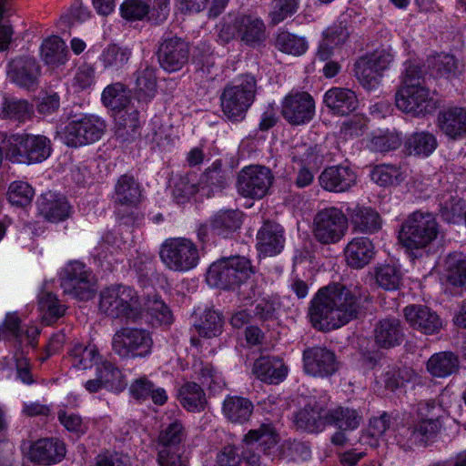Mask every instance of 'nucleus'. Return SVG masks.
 <instances>
[{
	"mask_svg": "<svg viewBox=\"0 0 466 466\" xmlns=\"http://www.w3.org/2000/svg\"><path fill=\"white\" fill-rule=\"evenodd\" d=\"M360 294L340 284L320 289L311 301L309 319L321 331L339 329L357 318Z\"/></svg>",
	"mask_w": 466,
	"mask_h": 466,
	"instance_id": "nucleus-1",
	"label": "nucleus"
},
{
	"mask_svg": "<svg viewBox=\"0 0 466 466\" xmlns=\"http://www.w3.org/2000/svg\"><path fill=\"white\" fill-rule=\"evenodd\" d=\"M218 466H260V457L252 447L242 441L239 445H226L217 455Z\"/></svg>",
	"mask_w": 466,
	"mask_h": 466,
	"instance_id": "nucleus-20",
	"label": "nucleus"
},
{
	"mask_svg": "<svg viewBox=\"0 0 466 466\" xmlns=\"http://www.w3.org/2000/svg\"><path fill=\"white\" fill-rule=\"evenodd\" d=\"M257 248L263 256L271 257L279 254L285 245L284 230L277 223L267 222L257 235Z\"/></svg>",
	"mask_w": 466,
	"mask_h": 466,
	"instance_id": "nucleus-21",
	"label": "nucleus"
},
{
	"mask_svg": "<svg viewBox=\"0 0 466 466\" xmlns=\"http://www.w3.org/2000/svg\"><path fill=\"white\" fill-rule=\"evenodd\" d=\"M241 225V215L236 210H220L211 219V228L219 235H228Z\"/></svg>",
	"mask_w": 466,
	"mask_h": 466,
	"instance_id": "nucleus-43",
	"label": "nucleus"
},
{
	"mask_svg": "<svg viewBox=\"0 0 466 466\" xmlns=\"http://www.w3.org/2000/svg\"><path fill=\"white\" fill-rule=\"evenodd\" d=\"M228 185V177L218 162L206 169L201 177L200 186L209 187L212 190L222 189Z\"/></svg>",
	"mask_w": 466,
	"mask_h": 466,
	"instance_id": "nucleus-60",
	"label": "nucleus"
},
{
	"mask_svg": "<svg viewBox=\"0 0 466 466\" xmlns=\"http://www.w3.org/2000/svg\"><path fill=\"white\" fill-rule=\"evenodd\" d=\"M153 340L145 329L122 328L112 339V349L121 358L146 357L151 352Z\"/></svg>",
	"mask_w": 466,
	"mask_h": 466,
	"instance_id": "nucleus-12",
	"label": "nucleus"
},
{
	"mask_svg": "<svg viewBox=\"0 0 466 466\" xmlns=\"http://www.w3.org/2000/svg\"><path fill=\"white\" fill-rule=\"evenodd\" d=\"M33 197L34 189L25 182L15 181L9 186L8 199L14 206H26L31 202Z\"/></svg>",
	"mask_w": 466,
	"mask_h": 466,
	"instance_id": "nucleus-59",
	"label": "nucleus"
},
{
	"mask_svg": "<svg viewBox=\"0 0 466 466\" xmlns=\"http://www.w3.org/2000/svg\"><path fill=\"white\" fill-rule=\"evenodd\" d=\"M180 403L189 411H199L206 405L203 390L195 382H187L179 390Z\"/></svg>",
	"mask_w": 466,
	"mask_h": 466,
	"instance_id": "nucleus-42",
	"label": "nucleus"
},
{
	"mask_svg": "<svg viewBox=\"0 0 466 466\" xmlns=\"http://www.w3.org/2000/svg\"><path fill=\"white\" fill-rule=\"evenodd\" d=\"M403 338V329L400 321L398 319H383L375 326L374 340L380 348H394L402 342Z\"/></svg>",
	"mask_w": 466,
	"mask_h": 466,
	"instance_id": "nucleus-26",
	"label": "nucleus"
},
{
	"mask_svg": "<svg viewBox=\"0 0 466 466\" xmlns=\"http://www.w3.org/2000/svg\"><path fill=\"white\" fill-rule=\"evenodd\" d=\"M142 311H147L152 319H155L160 324H170L173 320L171 310L157 294L148 296L144 299Z\"/></svg>",
	"mask_w": 466,
	"mask_h": 466,
	"instance_id": "nucleus-52",
	"label": "nucleus"
},
{
	"mask_svg": "<svg viewBox=\"0 0 466 466\" xmlns=\"http://www.w3.org/2000/svg\"><path fill=\"white\" fill-rule=\"evenodd\" d=\"M376 284L385 290L399 289L401 280L400 270L391 265H381L375 268Z\"/></svg>",
	"mask_w": 466,
	"mask_h": 466,
	"instance_id": "nucleus-56",
	"label": "nucleus"
},
{
	"mask_svg": "<svg viewBox=\"0 0 466 466\" xmlns=\"http://www.w3.org/2000/svg\"><path fill=\"white\" fill-rule=\"evenodd\" d=\"M257 80L251 75H244L228 84L220 95V106L224 116L233 122L244 119L255 100Z\"/></svg>",
	"mask_w": 466,
	"mask_h": 466,
	"instance_id": "nucleus-3",
	"label": "nucleus"
},
{
	"mask_svg": "<svg viewBox=\"0 0 466 466\" xmlns=\"http://www.w3.org/2000/svg\"><path fill=\"white\" fill-rule=\"evenodd\" d=\"M320 187L329 192L348 191L356 183V174L345 166L326 167L319 177Z\"/></svg>",
	"mask_w": 466,
	"mask_h": 466,
	"instance_id": "nucleus-19",
	"label": "nucleus"
},
{
	"mask_svg": "<svg viewBox=\"0 0 466 466\" xmlns=\"http://www.w3.org/2000/svg\"><path fill=\"white\" fill-rule=\"evenodd\" d=\"M253 412L252 402L242 397H228L223 403V413L233 423H244Z\"/></svg>",
	"mask_w": 466,
	"mask_h": 466,
	"instance_id": "nucleus-36",
	"label": "nucleus"
},
{
	"mask_svg": "<svg viewBox=\"0 0 466 466\" xmlns=\"http://www.w3.org/2000/svg\"><path fill=\"white\" fill-rule=\"evenodd\" d=\"M323 102L332 114L338 116H348L359 106L355 92L345 87L329 88L324 95Z\"/></svg>",
	"mask_w": 466,
	"mask_h": 466,
	"instance_id": "nucleus-23",
	"label": "nucleus"
},
{
	"mask_svg": "<svg viewBox=\"0 0 466 466\" xmlns=\"http://www.w3.org/2000/svg\"><path fill=\"white\" fill-rule=\"evenodd\" d=\"M374 256L375 247L368 238H353L344 248L345 261L352 268H364L370 263Z\"/></svg>",
	"mask_w": 466,
	"mask_h": 466,
	"instance_id": "nucleus-22",
	"label": "nucleus"
},
{
	"mask_svg": "<svg viewBox=\"0 0 466 466\" xmlns=\"http://www.w3.org/2000/svg\"><path fill=\"white\" fill-rule=\"evenodd\" d=\"M61 287L65 293L72 295L80 300H87L91 299L95 293L94 278L86 280L61 281Z\"/></svg>",
	"mask_w": 466,
	"mask_h": 466,
	"instance_id": "nucleus-58",
	"label": "nucleus"
},
{
	"mask_svg": "<svg viewBox=\"0 0 466 466\" xmlns=\"http://www.w3.org/2000/svg\"><path fill=\"white\" fill-rule=\"evenodd\" d=\"M136 94L139 100L148 101L157 89V70L148 65H141L135 73Z\"/></svg>",
	"mask_w": 466,
	"mask_h": 466,
	"instance_id": "nucleus-34",
	"label": "nucleus"
},
{
	"mask_svg": "<svg viewBox=\"0 0 466 466\" xmlns=\"http://www.w3.org/2000/svg\"><path fill=\"white\" fill-rule=\"evenodd\" d=\"M392 60V55L386 50H376L362 56L354 63V76L364 89H376Z\"/></svg>",
	"mask_w": 466,
	"mask_h": 466,
	"instance_id": "nucleus-10",
	"label": "nucleus"
},
{
	"mask_svg": "<svg viewBox=\"0 0 466 466\" xmlns=\"http://www.w3.org/2000/svg\"><path fill=\"white\" fill-rule=\"evenodd\" d=\"M353 229L361 233H374L381 228L379 213L370 207L356 205L347 208Z\"/></svg>",
	"mask_w": 466,
	"mask_h": 466,
	"instance_id": "nucleus-29",
	"label": "nucleus"
},
{
	"mask_svg": "<svg viewBox=\"0 0 466 466\" xmlns=\"http://www.w3.org/2000/svg\"><path fill=\"white\" fill-rule=\"evenodd\" d=\"M73 367L78 370H86L98 365L101 357L96 346L76 345L70 352Z\"/></svg>",
	"mask_w": 466,
	"mask_h": 466,
	"instance_id": "nucleus-46",
	"label": "nucleus"
},
{
	"mask_svg": "<svg viewBox=\"0 0 466 466\" xmlns=\"http://www.w3.org/2000/svg\"><path fill=\"white\" fill-rule=\"evenodd\" d=\"M6 157L15 163L42 162L50 156V140L44 136L12 135L5 141Z\"/></svg>",
	"mask_w": 466,
	"mask_h": 466,
	"instance_id": "nucleus-6",
	"label": "nucleus"
},
{
	"mask_svg": "<svg viewBox=\"0 0 466 466\" xmlns=\"http://www.w3.org/2000/svg\"><path fill=\"white\" fill-rule=\"evenodd\" d=\"M390 417L386 413L371 419L367 431L360 436V442L373 448L377 447L379 439L390 428Z\"/></svg>",
	"mask_w": 466,
	"mask_h": 466,
	"instance_id": "nucleus-54",
	"label": "nucleus"
},
{
	"mask_svg": "<svg viewBox=\"0 0 466 466\" xmlns=\"http://www.w3.org/2000/svg\"><path fill=\"white\" fill-rule=\"evenodd\" d=\"M40 72V66L35 58L21 56L10 62L8 76L21 87L35 89L38 85Z\"/></svg>",
	"mask_w": 466,
	"mask_h": 466,
	"instance_id": "nucleus-18",
	"label": "nucleus"
},
{
	"mask_svg": "<svg viewBox=\"0 0 466 466\" xmlns=\"http://www.w3.org/2000/svg\"><path fill=\"white\" fill-rule=\"evenodd\" d=\"M279 441V438L274 429L268 424H262L258 429L250 430L243 439L246 446L252 447L258 442L262 447L263 451L267 453L270 449L275 447Z\"/></svg>",
	"mask_w": 466,
	"mask_h": 466,
	"instance_id": "nucleus-40",
	"label": "nucleus"
},
{
	"mask_svg": "<svg viewBox=\"0 0 466 466\" xmlns=\"http://www.w3.org/2000/svg\"><path fill=\"white\" fill-rule=\"evenodd\" d=\"M222 323L223 320L218 312L207 310L198 327V332L200 335L208 338L217 336L221 331Z\"/></svg>",
	"mask_w": 466,
	"mask_h": 466,
	"instance_id": "nucleus-63",
	"label": "nucleus"
},
{
	"mask_svg": "<svg viewBox=\"0 0 466 466\" xmlns=\"http://www.w3.org/2000/svg\"><path fill=\"white\" fill-rule=\"evenodd\" d=\"M440 205L442 216L448 219L455 216H461L464 208L463 201L456 193L443 194Z\"/></svg>",
	"mask_w": 466,
	"mask_h": 466,
	"instance_id": "nucleus-64",
	"label": "nucleus"
},
{
	"mask_svg": "<svg viewBox=\"0 0 466 466\" xmlns=\"http://www.w3.org/2000/svg\"><path fill=\"white\" fill-rule=\"evenodd\" d=\"M360 420L361 417L357 410L343 407L332 410L327 415L328 423L333 424L343 431L358 428Z\"/></svg>",
	"mask_w": 466,
	"mask_h": 466,
	"instance_id": "nucleus-44",
	"label": "nucleus"
},
{
	"mask_svg": "<svg viewBox=\"0 0 466 466\" xmlns=\"http://www.w3.org/2000/svg\"><path fill=\"white\" fill-rule=\"evenodd\" d=\"M162 263L173 271H188L196 268L200 256L196 243L186 238L166 239L159 249Z\"/></svg>",
	"mask_w": 466,
	"mask_h": 466,
	"instance_id": "nucleus-7",
	"label": "nucleus"
},
{
	"mask_svg": "<svg viewBox=\"0 0 466 466\" xmlns=\"http://www.w3.org/2000/svg\"><path fill=\"white\" fill-rule=\"evenodd\" d=\"M33 106L24 99H5L3 103L1 116L4 118L24 122L31 118Z\"/></svg>",
	"mask_w": 466,
	"mask_h": 466,
	"instance_id": "nucleus-51",
	"label": "nucleus"
},
{
	"mask_svg": "<svg viewBox=\"0 0 466 466\" xmlns=\"http://www.w3.org/2000/svg\"><path fill=\"white\" fill-rule=\"evenodd\" d=\"M189 47L181 38L167 37L162 41L157 50L160 66L167 72L180 70L188 61Z\"/></svg>",
	"mask_w": 466,
	"mask_h": 466,
	"instance_id": "nucleus-15",
	"label": "nucleus"
},
{
	"mask_svg": "<svg viewBox=\"0 0 466 466\" xmlns=\"http://www.w3.org/2000/svg\"><path fill=\"white\" fill-rule=\"evenodd\" d=\"M130 56L129 49L116 44H110L103 49L100 61L104 68L117 71L127 64Z\"/></svg>",
	"mask_w": 466,
	"mask_h": 466,
	"instance_id": "nucleus-41",
	"label": "nucleus"
},
{
	"mask_svg": "<svg viewBox=\"0 0 466 466\" xmlns=\"http://www.w3.org/2000/svg\"><path fill=\"white\" fill-rule=\"evenodd\" d=\"M303 361L305 371L315 377L331 375L337 370L335 355L326 348L313 347L305 350Z\"/></svg>",
	"mask_w": 466,
	"mask_h": 466,
	"instance_id": "nucleus-17",
	"label": "nucleus"
},
{
	"mask_svg": "<svg viewBox=\"0 0 466 466\" xmlns=\"http://www.w3.org/2000/svg\"><path fill=\"white\" fill-rule=\"evenodd\" d=\"M139 127V113L136 109L125 111L119 117L116 128V136L121 141L133 140Z\"/></svg>",
	"mask_w": 466,
	"mask_h": 466,
	"instance_id": "nucleus-48",
	"label": "nucleus"
},
{
	"mask_svg": "<svg viewBox=\"0 0 466 466\" xmlns=\"http://www.w3.org/2000/svg\"><path fill=\"white\" fill-rule=\"evenodd\" d=\"M395 103L400 110L413 116H422L431 110V92L425 86L424 74L419 64H406Z\"/></svg>",
	"mask_w": 466,
	"mask_h": 466,
	"instance_id": "nucleus-2",
	"label": "nucleus"
},
{
	"mask_svg": "<svg viewBox=\"0 0 466 466\" xmlns=\"http://www.w3.org/2000/svg\"><path fill=\"white\" fill-rule=\"evenodd\" d=\"M185 438L184 428L180 422L175 420L163 428L158 435L159 448L178 451V445Z\"/></svg>",
	"mask_w": 466,
	"mask_h": 466,
	"instance_id": "nucleus-55",
	"label": "nucleus"
},
{
	"mask_svg": "<svg viewBox=\"0 0 466 466\" xmlns=\"http://www.w3.org/2000/svg\"><path fill=\"white\" fill-rule=\"evenodd\" d=\"M327 415L328 413L320 405H307L297 413L295 423L299 429L316 432L324 427Z\"/></svg>",
	"mask_w": 466,
	"mask_h": 466,
	"instance_id": "nucleus-33",
	"label": "nucleus"
},
{
	"mask_svg": "<svg viewBox=\"0 0 466 466\" xmlns=\"http://www.w3.org/2000/svg\"><path fill=\"white\" fill-rule=\"evenodd\" d=\"M273 179L270 169L266 167H246L238 176V191L244 198H262L268 194Z\"/></svg>",
	"mask_w": 466,
	"mask_h": 466,
	"instance_id": "nucleus-13",
	"label": "nucleus"
},
{
	"mask_svg": "<svg viewBox=\"0 0 466 466\" xmlns=\"http://www.w3.org/2000/svg\"><path fill=\"white\" fill-rule=\"evenodd\" d=\"M65 454L64 443L54 439H42L35 441L29 451L32 461L43 464L56 463L64 458Z\"/></svg>",
	"mask_w": 466,
	"mask_h": 466,
	"instance_id": "nucleus-28",
	"label": "nucleus"
},
{
	"mask_svg": "<svg viewBox=\"0 0 466 466\" xmlns=\"http://www.w3.org/2000/svg\"><path fill=\"white\" fill-rule=\"evenodd\" d=\"M237 33L241 41L248 46L259 45L267 37L264 22L251 15L237 17Z\"/></svg>",
	"mask_w": 466,
	"mask_h": 466,
	"instance_id": "nucleus-27",
	"label": "nucleus"
},
{
	"mask_svg": "<svg viewBox=\"0 0 466 466\" xmlns=\"http://www.w3.org/2000/svg\"><path fill=\"white\" fill-rule=\"evenodd\" d=\"M447 279L454 287L466 289V260L460 254H450L446 258Z\"/></svg>",
	"mask_w": 466,
	"mask_h": 466,
	"instance_id": "nucleus-49",
	"label": "nucleus"
},
{
	"mask_svg": "<svg viewBox=\"0 0 466 466\" xmlns=\"http://www.w3.org/2000/svg\"><path fill=\"white\" fill-rule=\"evenodd\" d=\"M438 127L447 137L458 139L466 136V110L462 107H450L438 115Z\"/></svg>",
	"mask_w": 466,
	"mask_h": 466,
	"instance_id": "nucleus-25",
	"label": "nucleus"
},
{
	"mask_svg": "<svg viewBox=\"0 0 466 466\" xmlns=\"http://www.w3.org/2000/svg\"><path fill=\"white\" fill-rule=\"evenodd\" d=\"M253 373L265 383L279 384L287 377L288 367L278 357L264 356L255 360Z\"/></svg>",
	"mask_w": 466,
	"mask_h": 466,
	"instance_id": "nucleus-24",
	"label": "nucleus"
},
{
	"mask_svg": "<svg viewBox=\"0 0 466 466\" xmlns=\"http://www.w3.org/2000/svg\"><path fill=\"white\" fill-rule=\"evenodd\" d=\"M459 360L451 352L443 351L433 354L427 362L428 371L434 377L444 378L456 372Z\"/></svg>",
	"mask_w": 466,
	"mask_h": 466,
	"instance_id": "nucleus-37",
	"label": "nucleus"
},
{
	"mask_svg": "<svg viewBox=\"0 0 466 466\" xmlns=\"http://www.w3.org/2000/svg\"><path fill=\"white\" fill-rule=\"evenodd\" d=\"M298 7L297 0H273L269 12L270 24L276 25L292 15Z\"/></svg>",
	"mask_w": 466,
	"mask_h": 466,
	"instance_id": "nucleus-61",
	"label": "nucleus"
},
{
	"mask_svg": "<svg viewBox=\"0 0 466 466\" xmlns=\"http://www.w3.org/2000/svg\"><path fill=\"white\" fill-rule=\"evenodd\" d=\"M99 311L112 319L135 317L142 312V302L134 289L114 286L101 291Z\"/></svg>",
	"mask_w": 466,
	"mask_h": 466,
	"instance_id": "nucleus-4",
	"label": "nucleus"
},
{
	"mask_svg": "<svg viewBox=\"0 0 466 466\" xmlns=\"http://www.w3.org/2000/svg\"><path fill=\"white\" fill-rule=\"evenodd\" d=\"M350 36L347 26L342 22H337L328 26L322 33L318 56L321 60L329 59L336 47L346 43Z\"/></svg>",
	"mask_w": 466,
	"mask_h": 466,
	"instance_id": "nucleus-30",
	"label": "nucleus"
},
{
	"mask_svg": "<svg viewBox=\"0 0 466 466\" xmlns=\"http://www.w3.org/2000/svg\"><path fill=\"white\" fill-rule=\"evenodd\" d=\"M38 208L44 218L50 222H60L66 219L71 213V207L65 198H56L47 193L38 200Z\"/></svg>",
	"mask_w": 466,
	"mask_h": 466,
	"instance_id": "nucleus-31",
	"label": "nucleus"
},
{
	"mask_svg": "<svg viewBox=\"0 0 466 466\" xmlns=\"http://www.w3.org/2000/svg\"><path fill=\"white\" fill-rule=\"evenodd\" d=\"M428 67L434 77L449 79L460 73L456 58L449 54H439L430 57Z\"/></svg>",
	"mask_w": 466,
	"mask_h": 466,
	"instance_id": "nucleus-39",
	"label": "nucleus"
},
{
	"mask_svg": "<svg viewBox=\"0 0 466 466\" xmlns=\"http://www.w3.org/2000/svg\"><path fill=\"white\" fill-rule=\"evenodd\" d=\"M115 202L121 206L134 207L137 205L141 198L139 184L128 175L121 176L115 186Z\"/></svg>",
	"mask_w": 466,
	"mask_h": 466,
	"instance_id": "nucleus-32",
	"label": "nucleus"
},
{
	"mask_svg": "<svg viewBox=\"0 0 466 466\" xmlns=\"http://www.w3.org/2000/svg\"><path fill=\"white\" fill-rule=\"evenodd\" d=\"M199 186L196 175L179 176L175 178L173 185L174 198L177 203H185L198 191Z\"/></svg>",
	"mask_w": 466,
	"mask_h": 466,
	"instance_id": "nucleus-50",
	"label": "nucleus"
},
{
	"mask_svg": "<svg viewBox=\"0 0 466 466\" xmlns=\"http://www.w3.org/2000/svg\"><path fill=\"white\" fill-rule=\"evenodd\" d=\"M436 147L435 137L428 132L415 133L408 140L410 152L419 156H429Z\"/></svg>",
	"mask_w": 466,
	"mask_h": 466,
	"instance_id": "nucleus-57",
	"label": "nucleus"
},
{
	"mask_svg": "<svg viewBox=\"0 0 466 466\" xmlns=\"http://www.w3.org/2000/svg\"><path fill=\"white\" fill-rule=\"evenodd\" d=\"M228 2V0H179V8L183 13L198 14L209 6L208 16L217 17Z\"/></svg>",
	"mask_w": 466,
	"mask_h": 466,
	"instance_id": "nucleus-45",
	"label": "nucleus"
},
{
	"mask_svg": "<svg viewBox=\"0 0 466 466\" xmlns=\"http://www.w3.org/2000/svg\"><path fill=\"white\" fill-rule=\"evenodd\" d=\"M403 314L409 325L421 333L431 335L442 328V321L438 314L424 305H409Z\"/></svg>",
	"mask_w": 466,
	"mask_h": 466,
	"instance_id": "nucleus-16",
	"label": "nucleus"
},
{
	"mask_svg": "<svg viewBox=\"0 0 466 466\" xmlns=\"http://www.w3.org/2000/svg\"><path fill=\"white\" fill-rule=\"evenodd\" d=\"M41 56L49 66L58 67L63 66L67 61V46L59 36H50L41 46Z\"/></svg>",
	"mask_w": 466,
	"mask_h": 466,
	"instance_id": "nucleus-35",
	"label": "nucleus"
},
{
	"mask_svg": "<svg viewBox=\"0 0 466 466\" xmlns=\"http://www.w3.org/2000/svg\"><path fill=\"white\" fill-rule=\"evenodd\" d=\"M275 47L288 55L300 56L306 52L308 46L303 37L281 31L276 36Z\"/></svg>",
	"mask_w": 466,
	"mask_h": 466,
	"instance_id": "nucleus-47",
	"label": "nucleus"
},
{
	"mask_svg": "<svg viewBox=\"0 0 466 466\" xmlns=\"http://www.w3.org/2000/svg\"><path fill=\"white\" fill-rule=\"evenodd\" d=\"M102 101L106 106L112 110L124 108L129 101L127 87L119 82L107 86L103 91Z\"/></svg>",
	"mask_w": 466,
	"mask_h": 466,
	"instance_id": "nucleus-53",
	"label": "nucleus"
},
{
	"mask_svg": "<svg viewBox=\"0 0 466 466\" xmlns=\"http://www.w3.org/2000/svg\"><path fill=\"white\" fill-rule=\"evenodd\" d=\"M105 129L106 125L98 116L81 115L70 119L57 136L66 146L77 147L97 141Z\"/></svg>",
	"mask_w": 466,
	"mask_h": 466,
	"instance_id": "nucleus-8",
	"label": "nucleus"
},
{
	"mask_svg": "<svg viewBox=\"0 0 466 466\" xmlns=\"http://www.w3.org/2000/svg\"><path fill=\"white\" fill-rule=\"evenodd\" d=\"M281 115L292 126L305 125L315 115V100L304 91H291L282 100Z\"/></svg>",
	"mask_w": 466,
	"mask_h": 466,
	"instance_id": "nucleus-14",
	"label": "nucleus"
},
{
	"mask_svg": "<svg viewBox=\"0 0 466 466\" xmlns=\"http://www.w3.org/2000/svg\"><path fill=\"white\" fill-rule=\"evenodd\" d=\"M401 144L400 137L394 131H385L370 139V147L374 151L386 152L398 148Z\"/></svg>",
	"mask_w": 466,
	"mask_h": 466,
	"instance_id": "nucleus-62",
	"label": "nucleus"
},
{
	"mask_svg": "<svg viewBox=\"0 0 466 466\" xmlns=\"http://www.w3.org/2000/svg\"><path fill=\"white\" fill-rule=\"evenodd\" d=\"M405 172L401 167L391 164H381L373 167L370 172L371 180L380 187H395L405 179Z\"/></svg>",
	"mask_w": 466,
	"mask_h": 466,
	"instance_id": "nucleus-38",
	"label": "nucleus"
},
{
	"mask_svg": "<svg viewBox=\"0 0 466 466\" xmlns=\"http://www.w3.org/2000/svg\"><path fill=\"white\" fill-rule=\"evenodd\" d=\"M253 273L248 258L233 256L212 263L208 270L207 280L215 287L234 289L249 279Z\"/></svg>",
	"mask_w": 466,
	"mask_h": 466,
	"instance_id": "nucleus-5",
	"label": "nucleus"
},
{
	"mask_svg": "<svg viewBox=\"0 0 466 466\" xmlns=\"http://www.w3.org/2000/svg\"><path fill=\"white\" fill-rule=\"evenodd\" d=\"M438 232V223L431 214L414 212L403 223L399 238L407 248L418 249L431 243Z\"/></svg>",
	"mask_w": 466,
	"mask_h": 466,
	"instance_id": "nucleus-9",
	"label": "nucleus"
},
{
	"mask_svg": "<svg viewBox=\"0 0 466 466\" xmlns=\"http://www.w3.org/2000/svg\"><path fill=\"white\" fill-rule=\"evenodd\" d=\"M347 216L339 208L331 207L319 211L313 219V236L321 244H335L348 231Z\"/></svg>",
	"mask_w": 466,
	"mask_h": 466,
	"instance_id": "nucleus-11",
	"label": "nucleus"
}]
</instances>
